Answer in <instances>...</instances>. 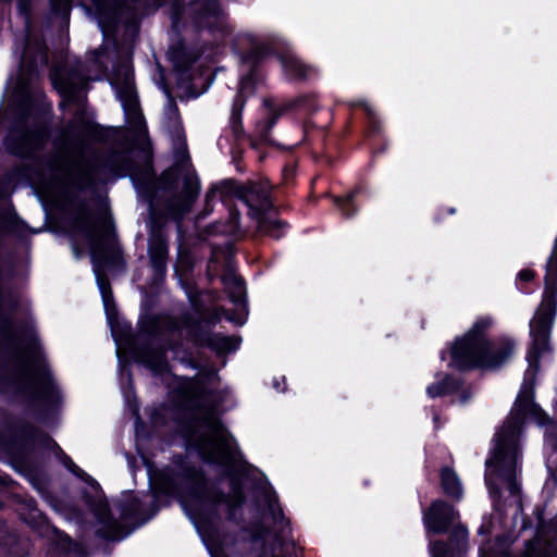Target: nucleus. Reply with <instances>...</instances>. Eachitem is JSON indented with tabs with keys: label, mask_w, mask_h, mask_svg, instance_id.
Returning <instances> with one entry per match:
<instances>
[{
	"label": "nucleus",
	"mask_w": 557,
	"mask_h": 557,
	"mask_svg": "<svg viewBox=\"0 0 557 557\" xmlns=\"http://www.w3.org/2000/svg\"><path fill=\"white\" fill-rule=\"evenodd\" d=\"M222 348H224L225 350H235L239 345L237 339L231 337L222 338Z\"/></svg>",
	"instance_id": "26"
},
{
	"label": "nucleus",
	"mask_w": 557,
	"mask_h": 557,
	"mask_svg": "<svg viewBox=\"0 0 557 557\" xmlns=\"http://www.w3.org/2000/svg\"><path fill=\"white\" fill-rule=\"evenodd\" d=\"M502 523L499 513H494L490 519L484 520L479 529L481 535H493L494 542H486L480 548L481 557H511L510 544L512 537L500 533Z\"/></svg>",
	"instance_id": "7"
},
{
	"label": "nucleus",
	"mask_w": 557,
	"mask_h": 557,
	"mask_svg": "<svg viewBox=\"0 0 557 557\" xmlns=\"http://www.w3.org/2000/svg\"><path fill=\"white\" fill-rule=\"evenodd\" d=\"M168 111H169V113H170V114H172L173 116H175V115H176V113H177V109H176L175 104H174V103H172V102H171V103H169V106H168Z\"/></svg>",
	"instance_id": "31"
},
{
	"label": "nucleus",
	"mask_w": 557,
	"mask_h": 557,
	"mask_svg": "<svg viewBox=\"0 0 557 557\" xmlns=\"http://www.w3.org/2000/svg\"><path fill=\"white\" fill-rule=\"evenodd\" d=\"M255 91L253 82L250 77H245L240 81L238 95L234 100L232 107L231 121L235 132H238L242 111L245 104V97L252 95Z\"/></svg>",
	"instance_id": "10"
},
{
	"label": "nucleus",
	"mask_w": 557,
	"mask_h": 557,
	"mask_svg": "<svg viewBox=\"0 0 557 557\" xmlns=\"http://www.w3.org/2000/svg\"><path fill=\"white\" fill-rule=\"evenodd\" d=\"M528 410L536 411L537 408L533 403L532 386L524 383L518 394L510 417L496 434L493 455L485 462V482L491 493L498 492V483L504 484L512 495H516L519 491L517 482L518 435Z\"/></svg>",
	"instance_id": "1"
},
{
	"label": "nucleus",
	"mask_w": 557,
	"mask_h": 557,
	"mask_svg": "<svg viewBox=\"0 0 557 557\" xmlns=\"http://www.w3.org/2000/svg\"><path fill=\"white\" fill-rule=\"evenodd\" d=\"M150 367L156 369V370H161L162 367H163V359L161 357H158L157 362L156 363H150Z\"/></svg>",
	"instance_id": "30"
},
{
	"label": "nucleus",
	"mask_w": 557,
	"mask_h": 557,
	"mask_svg": "<svg viewBox=\"0 0 557 557\" xmlns=\"http://www.w3.org/2000/svg\"><path fill=\"white\" fill-rule=\"evenodd\" d=\"M91 2L96 14L98 15V25L103 32H106L107 25L104 23V18L108 20V23L110 24L116 17L115 2L114 0H91Z\"/></svg>",
	"instance_id": "13"
},
{
	"label": "nucleus",
	"mask_w": 557,
	"mask_h": 557,
	"mask_svg": "<svg viewBox=\"0 0 557 557\" xmlns=\"http://www.w3.org/2000/svg\"><path fill=\"white\" fill-rule=\"evenodd\" d=\"M211 555H212V557H225V556H222L221 554L215 553V552H214V553H211Z\"/></svg>",
	"instance_id": "35"
},
{
	"label": "nucleus",
	"mask_w": 557,
	"mask_h": 557,
	"mask_svg": "<svg viewBox=\"0 0 557 557\" xmlns=\"http://www.w3.org/2000/svg\"><path fill=\"white\" fill-rule=\"evenodd\" d=\"M259 228L263 233H265L274 238H280V237H282V235L284 233L285 224L280 220L267 218V219H262L259 222Z\"/></svg>",
	"instance_id": "19"
},
{
	"label": "nucleus",
	"mask_w": 557,
	"mask_h": 557,
	"mask_svg": "<svg viewBox=\"0 0 557 557\" xmlns=\"http://www.w3.org/2000/svg\"><path fill=\"white\" fill-rule=\"evenodd\" d=\"M120 101L124 108L128 120L134 121L136 125H141V114L138 107V100L134 87L129 82L116 90Z\"/></svg>",
	"instance_id": "9"
},
{
	"label": "nucleus",
	"mask_w": 557,
	"mask_h": 557,
	"mask_svg": "<svg viewBox=\"0 0 557 557\" xmlns=\"http://www.w3.org/2000/svg\"><path fill=\"white\" fill-rule=\"evenodd\" d=\"M354 194L348 195L345 198H336L335 203L342 210L343 214L346 216H350L355 210H350L352 207Z\"/></svg>",
	"instance_id": "22"
},
{
	"label": "nucleus",
	"mask_w": 557,
	"mask_h": 557,
	"mask_svg": "<svg viewBox=\"0 0 557 557\" xmlns=\"http://www.w3.org/2000/svg\"><path fill=\"white\" fill-rule=\"evenodd\" d=\"M71 463V470L74 471V468H75V463H73L72 461L70 462Z\"/></svg>",
	"instance_id": "36"
},
{
	"label": "nucleus",
	"mask_w": 557,
	"mask_h": 557,
	"mask_svg": "<svg viewBox=\"0 0 557 557\" xmlns=\"http://www.w3.org/2000/svg\"><path fill=\"white\" fill-rule=\"evenodd\" d=\"M459 513L450 505L443 500H435L423 515V523L428 531L444 533L449 527H454L448 544L436 542L431 545L432 557H458L468 547V530L460 523H456Z\"/></svg>",
	"instance_id": "3"
},
{
	"label": "nucleus",
	"mask_w": 557,
	"mask_h": 557,
	"mask_svg": "<svg viewBox=\"0 0 557 557\" xmlns=\"http://www.w3.org/2000/svg\"><path fill=\"white\" fill-rule=\"evenodd\" d=\"M52 83L65 100L72 101L76 98L77 94L86 83L84 78H79V83L73 82L72 78H63L58 73L52 75Z\"/></svg>",
	"instance_id": "12"
},
{
	"label": "nucleus",
	"mask_w": 557,
	"mask_h": 557,
	"mask_svg": "<svg viewBox=\"0 0 557 557\" xmlns=\"http://www.w3.org/2000/svg\"><path fill=\"white\" fill-rule=\"evenodd\" d=\"M244 201L248 205V207L251 210H255L256 212H263L271 208V201L269 194L257 187L253 186L250 189H248L244 196Z\"/></svg>",
	"instance_id": "11"
},
{
	"label": "nucleus",
	"mask_w": 557,
	"mask_h": 557,
	"mask_svg": "<svg viewBox=\"0 0 557 557\" xmlns=\"http://www.w3.org/2000/svg\"><path fill=\"white\" fill-rule=\"evenodd\" d=\"M98 285H99V288H100V292H101V295H102V298H103V302L106 305H108L109 300H110V297H111V290H110V287H109V283L106 278H102L100 276H98Z\"/></svg>",
	"instance_id": "25"
},
{
	"label": "nucleus",
	"mask_w": 557,
	"mask_h": 557,
	"mask_svg": "<svg viewBox=\"0 0 557 557\" xmlns=\"http://www.w3.org/2000/svg\"><path fill=\"white\" fill-rule=\"evenodd\" d=\"M198 445L202 455L210 461L227 463L233 457L232 441L213 414L207 418L206 434Z\"/></svg>",
	"instance_id": "5"
},
{
	"label": "nucleus",
	"mask_w": 557,
	"mask_h": 557,
	"mask_svg": "<svg viewBox=\"0 0 557 557\" xmlns=\"http://www.w3.org/2000/svg\"><path fill=\"white\" fill-rule=\"evenodd\" d=\"M215 195V189H211L207 193V199H211L213 198Z\"/></svg>",
	"instance_id": "33"
},
{
	"label": "nucleus",
	"mask_w": 557,
	"mask_h": 557,
	"mask_svg": "<svg viewBox=\"0 0 557 557\" xmlns=\"http://www.w3.org/2000/svg\"><path fill=\"white\" fill-rule=\"evenodd\" d=\"M197 195H198L197 187L193 186V184L189 183L187 190H186V195H185V203H184L183 209L181 210L182 212L187 211L190 208V206H191L193 201L196 199Z\"/></svg>",
	"instance_id": "23"
},
{
	"label": "nucleus",
	"mask_w": 557,
	"mask_h": 557,
	"mask_svg": "<svg viewBox=\"0 0 557 557\" xmlns=\"http://www.w3.org/2000/svg\"><path fill=\"white\" fill-rule=\"evenodd\" d=\"M528 359H529V361H530V362H532V356H531V354L528 356Z\"/></svg>",
	"instance_id": "37"
},
{
	"label": "nucleus",
	"mask_w": 557,
	"mask_h": 557,
	"mask_svg": "<svg viewBox=\"0 0 557 557\" xmlns=\"http://www.w3.org/2000/svg\"><path fill=\"white\" fill-rule=\"evenodd\" d=\"M166 255V243L161 237L154 238L149 246V256L151 263L158 271L163 270Z\"/></svg>",
	"instance_id": "14"
},
{
	"label": "nucleus",
	"mask_w": 557,
	"mask_h": 557,
	"mask_svg": "<svg viewBox=\"0 0 557 557\" xmlns=\"http://www.w3.org/2000/svg\"><path fill=\"white\" fill-rule=\"evenodd\" d=\"M52 1V7L54 10H63V11H67V4H69V0H51Z\"/></svg>",
	"instance_id": "27"
},
{
	"label": "nucleus",
	"mask_w": 557,
	"mask_h": 557,
	"mask_svg": "<svg viewBox=\"0 0 557 557\" xmlns=\"http://www.w3.org/2000/svg\"><path fill=\"white\" fill-rule=\"evenodd\" d=\"M243 502V492L240 486L235 483L233 487V495L227 499L230 507L234 508Z\"/></svg>",
	"instance_id": "24"
},
{
	"label": "nucleus",
	"mask_w": 557,
	"mask_h": 557,
	"mask_svg": "<svg viewBox=\"0 0 557 557\" xmlns=\"http://www.w3.org/2000/svg\"><path fill=\"white\" fill-rule=\"evenodd\" d=\"M270 512L277 529L275 534L267 533L264 542L270 545V549H264L263 557H297L295 545L287 541L288 521L285 519L281 507L277 504L270 503Z\"/></svg>",
	"instance_id": "6"
},
{
	"label": "nucleus",
	"mask_w": 557,
	"mask_h": 557,
	"mask_svg": "<svg viewBox=\"0 0 557 557\" xmlns=\"http://www.w3.org/2000/svg\"><path fill=\"white\" fill-rule=\"evenodd\" d=\"M44 141V135L42 134H26L23 136V143L21 146L14 147L9 146L10 149L17 154H27L33 149L41 145Z\"/></svg>",
	"instance_id": "18"
},
{
	"label": "nucleus",
	"mask_w": 557,
	"mask_h": 557,
	"mask_svg": "<svg viewBox=\"0 0 557 557\" xmlns=\"http://www.w3.org/2000/svg\"><path fill=\"white\" fill-rule=\"evenodd\" d=\"M522 557H550V550L539 537L527 545Z\"/></svg>",
	"instance_id": "20"
},
{
	"label": "nucleus",
	"mask_w": 557,
	"mask_h": 557,
	"mask_svg": "<svg viewBox=\"0 0 557 557\" xmlns=\"http://www.w3.org/2000/svg\"><path fill=\"white\" fill-rule=\"evenodd\" d=\"M556 313V300L552 295L543 298L534 318L530 323L534 343L545 342L552 327Z\"/></svg>",
	"instance_id": "8"
},
{
	"label": "nucleus",
	"mask_w": 557,
	"mask_h": 557,
	"mask_svg": "<svg viewBox=\"0 0 557 557\" xmlns=\"http://www.w3.org/2000/svg\"><path fill=\"white\" fill-rule=\"evenodd\" d=\"M48 61L47 54L44 50L40 49L35 62H39L41 64H46Z\"/></svg>",
	"instance_id": "29"
},
{
	"label": "nucleus",
	"mask_w": 557,
	"mask_h": 557,
	"mask_svg": "<svg viewBox=\"0 0 557 557\" xmlns=\"http://www.w3.org/2000/svg\"><path fill=\"white\" fill-rule=\"evenodd\" d=\"M282 64L285 69V72L295 78H305L308 76L309 72L311 71L310 67L306 66L295 55L284 57L282 59Z\"/></svg>",
	"instance_id": "16"
},
{
	"label": "nucleus",
	"mask_w": 557,
	"mask_h": 557,
	"mask_svg": "<svg viewBox=\"0 0 557 557\" xmlns=\"http://www.w3.org/2000/svg\"><path fill=\"white\" fill-rule=\"evenodd\" d=\"M223 284L231 295L233 301H240L245 294L244 282L234 274H227L222 278Z\"/></svg>",
	"instance_id": "17"
},
{
	"label": "nucleus",
	"mask_w": 557,
	"mask_h": 557,
	"mask_svg": "<svg viewBox=\"0 0 557 557\" xmlns=\"http://www.w3.org/2000/svg\"><path fill=\"white\" fill-rule=\"evenodd\" d=\"M493 320L479 318L468 333L451 347L450 366L459 370L482 368L494 370L507 362L515 352V341L503 336L494 341L485 337Z\"/></svg>",
	"instance_id": "2"
},
{
	"label": "nucleus",
	"mask_w": 557,
	"mask_h": 557,
	"mask_svg": "<svg viewBox=\"0 0 557 557\" xmlns=\"http://www.w3.org/2000/svg\"><path fill=\"white\" fill-rule=\"evenodd\" d=\"M89 236L94 240V239H96L97 234L92 231V232H90Z\"/></svg>",
	"instance_id": "34"
},
{
	"label": "nucleus",
	"mask_w": 557,
	"mask_h": 557,
	"mask_svg": "<svg viewBox=\"0 0 557 557\" xmlns=\"http://www.w3.org/2000/svg\"><path fill=\"white\" fill-rule=\"evenodd\" d=\"M451 388V382L448 376H446L442 382L430 385L426 388V393L430 397H438L447 394Z\"/></svg>",
	"instance_id": "21"
},
{
	"label": "nucleus",
	"mask_w": 557,
	"mask_h": 557,
	"mask_svg": "<svg viewBox=\"0 0 557 557\" xmlns=\"http://www.w3.org/2000/svg\"><path fill=\"white\" fill-rule=\"evenodd\" d=\"M441 478L444 492L448 496L459 499L462 495V487L457 474L453 470L445 468L442 470Z\"/></svg>",
	"instance_id": "15"
},
{
	"label": "nucleus",
	"mask_w": 557,
	"mask_h": 557,
	"mask_svg": "<svg viewBox=\"0 0 557 557\" xmlns=\"http://www.w3.org/2000/svg\"><path fill=\"white\" fill-rule=\"evenodd\" d=\"M30 53V47L28 46L25 50V53H24V57H23V61H22V67H24L26 65V58L27 55Z\"/></svg>",
	"instance_id": "32"
},
{
	"label": "nucleus",
	"mask_w": 557,
	"mask_h": 557,
	"mask_svg": "<svg viewBox=\"0 0 557 557\" xmlns=\"http://www.w3.org/2000/svg\"><path fill=\"white\" fill-rule=\"evenodd\" d=\"M518 277L521 281H531L533 278V272L531 270H522L519 272Z\"/></svg>",
	"instance_id": "28"
},
{
	"label": "nucleus",
	"mask_w": 557,
	"mask_h": 557,
	"mask_svg": "<svg viewBox=\"0 0 557 557\" xmlns=\"http://www.w3.org/2000/svg\"><path fill=\"white\" fill-rule=\"evenodd\" d=\"M60 168L74 185L79 188L94 186L101 180L103 169L97 161L86 157L83 146L74 151L69 150L64 156Z\"/></svg>",
	"instance_id": "4"
}]
</instances>
